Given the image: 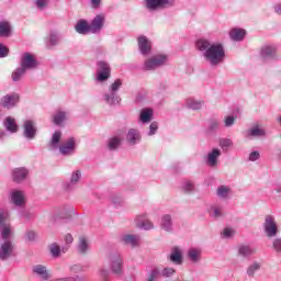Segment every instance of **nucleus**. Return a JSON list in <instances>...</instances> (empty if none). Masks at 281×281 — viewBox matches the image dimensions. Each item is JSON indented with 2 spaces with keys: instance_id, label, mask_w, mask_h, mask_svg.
Wrapping results in <instances>:
<instances>
[{
  "instance_id": "nucleus-41",
  "label": "nucleus",
  "mask_w": 281,
  "mask_h": 281,
  "mask_svg": "<svg viewBox=\"0 0 281 281\" xmlns=\"http://www.w3.org/2000/svg\"><path fill=\"white\" fill-rule=\"evenodd\" d=\"M139 120L143 124H148L150 120H153V110L151 109H143L140 111Z\"/></svg>"
},
{
  "instance_id": "nucleus-11",
  "label": "nucleus",
  "mask_w": 281,
  "mask_h": 281,
  "mask_svg": "<svg viewBox=\"0 0 281 281\" xmlns=\"http://www.w3.org/2000/svg\"><path fill=\"white\" fill-rule=\"evenodd\" d=\"M105 23H106V15H104V13L97 14L90 21L91 34H100V32L104 30Z\"/></svg>"
},
{
  "instance_id": "nucleus-51",
  "label": "nucleus",
  "mask_w": 281,
  "mask_h": 281,
  "mask_svg": "<svg viewBox=\"0 0 281 281\" xmlns=\"http://www.w3.org/2000/svg\"><path fill=\"white\" fill-rule=\"evenodd\" d=\"M272 249L276 254H281V238L277 237L272 240Z\"/></svg>"
},
{
  "instance_id": "nucleus-55",
  "label": "nucleus",
  "mask_w": 281,
  "mask_h": 281,
  "mask_svg": "<svg viewBox=\"0 0 281 281\" xmlns=\"http://www.w3.org/2000/svg\"><path fill=\"white\" fill-rule=\"evenodd\" d=\"M182 190L184 192H194V183H192V181H184L182 184Z\"/></svg>"
},
{
  "instance_id": "nucleus-10",
  "label": "nucleus",
  "mask_w": 281,
  "mask_h": 281,
  "mask_svg": "<svg viewBox=\"0 0 281 281\" xmlns=\"http://www.w3.org/2000/svg\"><path fill=\"white\" fill-rule=\"evenodd\" d=\"M134 223L138 229H145V232H150L155 229V223L148 220V213H142L135 216Z\"/></svg>"
},
{
  "instance_id": "nucleus-16",
  "label": "nucleus",
  "mask_w": 281,
  "mask_h": 281,
  "mask_svg": "<svg viewBox=\"0 0 281 281\" xmlns=\"http://www.w3.org/2000/svg\"><path fill=\"white\" fill-rule=\"evenodd\" d=\"M245 137L247 139L267 137V130H265V127L260 124H254L250 128L246 131Z\"/></svg>"
},
{
  "instance_id": "nucleus-31",
  "label": "nucleus",
  "mask_w": 281,
  "mask_h": 281,
  "mask_svg": "<svg viewBox=\"0 0 281 281\" xmlns=\"http://www.w3.org/2000/svg\"><path fill=\"white\" fill-rule=\"evenodd\" d=\"M12 36V24L8 21L0 22V38H10Z\"/></svg>"
},
{
  "instance_id": "nucleus-49",
  "label": "nucleus",
  "mask_w": 281,
  "mask_h": 281,
  "mask_svg": "<svg viewBox=\"0 0 281 281\" xmlns=\"http://www.w3.org/2000/svg\"><path fill=\"white\" fill-rule=\"evenodd\" d=\"M175 273H177V270H175V268L167 267L161 270L160 276H162V278H172Z\"/></svg>"
},
{
  "instance_id": "nucleus-25",
  "label": "nucleus",
  "mask_w": 281,
  "mask_h": 281,
  "mask_svg": "<svg viewBox=\"0 0 281 281\" xmlns=\"http://www.w3.org/2000/svg\"><path fill=\"white\" fill-rule=\"evenodd\" d=\"M256 251V248L250 245L243 244L237 247V256L239 258H251Z\"/></svg>"
},
{
  "instance_id": "nucleus-36",
  "label": "nucleus",
  "mask_w": 281,
  "mask_h": 281,
  "mask_svg": "<svg viewBox=\"0 0 281 281\" xmlns=\"http://www.w3.org/2000/svg\"><path fill=\"white\" fill-rule=\"evenodd\" d=\"M262 269V262L254 261L247 267L246 273L248 278H256V273Z\"/></svg>"
},
{
  "instance_id": "nucleus-21",
  "label": "nucleus",
  "mask_w": 281,
  "mask_h": 281,
  "mask_svg": "<svg viewBox=\"0 0 281 281\" xmlns=\"http://www.w3.org/2000/svg\"><path fill=\"white\" fill-rule=\"evenodd\" d=\"M80 179H82V171L79 169L75 170L70 175L69 182L64 184V190L71 191L80 183Z\"/></svg>"
},
{
  "instance_id": "nucleus-61",
  "label": "nucleus",
  "mask_w": 281,
  "mask_h": 281,
  "mask_svg": "<svg viewBox=\"0 0 281 281\" xmlns=\"http://www.w3.org/2000/svg\"><path fill=\"white\" fill-rule=\"evenodd\" d=\"M99 276H100L101 278H108V277H109V270H106V269H104V268L100 269V270H99Z\"/></svg>"
},
{
  "instance_id": "nucleus-19",
  "label": "nucleus",
  "mask_w": 281,
  "mask_h": 281,
  "mask_svg": "<svg viewBox=\"0 0 281 281\" xmlns=\"http://www.w3.org/2000/svg\"><path fill=\"white\" fill-rule=\"evenodd\" d=\"M137 43H138V49L142 56H149L153 49V42H150L148 37L140 35L137 38Z\"/></svg>"
},
{
  "instance_id": "nucleus-23",
  "label": "nucleus",
  "mask_w": 281,
  "mask_h": 281,
  "mask_svg": "<svg viewBox=\"0 0 281 281\" xmlns=\"http://www.w3.org/2000/svg\"><path fill=\"white\" fill-rule=\"evenodd\" d=\"M223 155L220 148H213L209 151L205 162L210 168H216L218 166V158Z\"/></svg>"
},
{
  "instance_id": "nucleus-54",
  "label": "nucleus",
  "mask_w": 281,
  "mask_h": 281,
  "mask_svg": "<svg viewBox=\"0 0 281 281\" xmlns=\"http://www.w3.org/2000/svg\"><path fill=\"white\" fill-rule=\"evenodd\" d=\"M236 234V231L234 228H224L222 236L223 238H234V235Z\"/></svg>"
},
{
  "instance_id": "nucleus-22",
  "label": "nucleus",
  "mask_w": 281,
  "mask_h": 281,
  "mask_svg": "<svg viewBox=\"0 0 281 281\" xmlns=\"http://www.w3.org/2000/svg\"><path fill=\"white\" fill-rule=\"evenodd\" d=\"M126 142L128 146H137L142 142V132L137 128H130L126 133Z\"/></svg>"
},
{
  "instance_id": "nucleus-38",
  "label": "nucleus",
  "mask_w": 281,
  "mask_h": 281,
  "mask_svg": "<svg viewBox=\"0 0 281 281\" xmlns=\"http://www.w3.org/2000/svg\"><path fill=\"white\" fill-rule=\"evenodd\" d=\"M205 102L196 99H188L187 100V109H191V111H201Z\"/></svg>"
},
{
  "instance_id": "nucleus-50",
  "label": "nucleus",
  "mask_w": 281,
  "mask_h": 281,
  "mask_svg": "<svg viewBox=\"0 0 281 281\" xmlns=\"http://www.w3.org/2000/svg\"><path fill=\"white\" fill-rule=\"evenodd\" d=\"M157 131H159V123L151 122L149 125V131L147 132L148 137H153V135H157Z\"/></svg>"
},
{
  "instance_id": "nucleus-33",
  "label": "nucleus",
  "mask_w": 281,
  "mask_h": 281,
  "mask_svg": "<svg viewBox=\"0 0 281 281\" xmlns=\"http://www.w3.org/2000/svg\"><path fill=\"white\" fill-rule=\"evenodd\" d=\"M122 243L131 245V247H137L139 245V235L125 234L121 237Z\"/></svg>"
},
{
  "instance_id": "nucleus-43",
  "label": "nucleus",
  "mask_w": 281,
  "mask_h": 281,
  "mask_svg": "<svg viewBox=\"0 0 281 281\" xmlns=\"http://www.w3.org/2000/svg\"><path fill=\"white\" fill-rule=\"evenodd\" d=\"M209 214L211 218H221V216H223V207L213 205L211 206Z\"/></svg>"
},
{
  "instance_id": "nucleus-44",
  "label": "nucleus",
  "mask_w": 281,
  "mask_h": 281,
  "mask_svg": "<svg viewBox=\"0 0 281 281\" xmlns=\"http://www.w3.org/2000/svg\"><path fill=\"white\" fill-rule=\"evenodd\" d=\"M220 148H223L224 150H227L228 148H232L234 146V142L232 138H221L218 142Z\"/></svg>"
},
{
  "instance_id": "nucleus-42",
  "label": "nucleus",
  "mask_w": 281,
  "mask_h": 281,
  "mask_svg": "<svg viewBox=\"0 0 281 281\" xmlns=\"http://www.w3.org/2000/svg\"><path fill=\"white\" fill-rule=\"evenodd\" d=\"M221 128V122L218 119H210L207 123V133H216Z\"/></svg>"
},
{
  "instance_id": "nucleus-17",
  "label": "nucleus",
  "mask_w": 281,
  "mask_h": 281,
  "mask_svg": "<svg viewBox=\"0 0 281 281\" xmlns=\"http://www.w3.org/2000/svg\"><path fill=\"white\" fill-rule=\"evenodd\" d=\"M20 65L27 71L30 69H36L38 67V60L31 53H24L21 57Z\"/></svg>"
},
{
  "instance_id": "nucleus-20",
  "label": "nucleus",
  "mask_w": 281,
  "mask_h": 281,
  "mask_svg": "<svg viewBox=\"0 0 281 281\" xmlns=\"http://www.w3.org/2000/svg\"><path fill=\"white\" fill-rule=\"evenodd\" d=\"M187 259L192 265H199L203 260V249L199 247H191L187 251Z\"/></svg>"
},
{
  "instance_id": "nucleus-40",
  "label": "nucleus",
  "mask_w": 281,
  "mask_h": 281,
  "mask_svg": "<svg viewBox=\"0 0 281 281\" xmlns=\"http://www.w3.org/2000/svg\"><path fill=\"white\" fill-rule=\"evenodd\" d=\"M26 71H27L26 69L20 66L19 68L12 71L11 80L13 82H20V80H23V76H25Z\"/></svg>"
},
{
  "instance_id": "nucleus-45",
  "label": "nucleus",
  "mask_w": 281,
  "mask_h": 281,
  "mask_svg": "<svg viewBox=\"0 0 281 281\" xmlns=\"http://www.w3.org/2000/svg\"><path fill=\"white\" fill-rule=\"evenodd\" d=\"M159 276H161V271L159 270V268H154L148 273L146 281H155V280H157V278H159Z\"/></svg>"
},
{
  "instance_id": "nucleus-18",
  "label": "nucleus",
  "mask_w": 281,
  "mask_h": 281,
  "mask_svg": "<svg viewBox=\"0 0 281 281\" xmlns=\"http://www.w3.org/2000/svg\"><path fill=\"white\" fill-rule=\"evenodd\" d=\"M10 203L15 207H25V192L21 190H13L9 195Z\"/></svg>"
},
{
  "instance_id": "nucleus-30",
  "label": "nucleus",
  "mask_w": 281,
  "mask_h": 281,
  "mask_svg": "<svg viewBox=\"0 0 281 281\" xmlns=\"http://www.w3.org/2000/svg\"><path fill=\"white\" fill-rule=\"evenodd\" d=\"M58 45H60V34L56 31H50L46 46L52 49Z\"/></svg>"
},
{
  "instance_id": "nucleus-35",
  "label": "nucleus",
  "mask_w": 281,
  "mask_h": 281,
  "mask_svg": "<svg viewBox=\"0 0 281 281\" xmlns=\"http://www.w3.org/2000/svg\"><path fill=\"white\" fill-rule=\"evenodd\" d=\"M108 149L113 151L117 150L122 146V136H112L108 139L106 143Z\"/></svg>"
},
{
  "instance_id": "nucleus-26",
  "label": "nucleus",
  "mask_w": 281,
  "mask_h": 281,
  "mask_svg": "<svg viewBox=\"0 0 281 281\" xmlns=\"http://www.w3.org/2000/svg\"><path fill=\"white\" fill-rule=\"evenodd\" d=\"M75 31L77 34L87 36V34H91V25L87 20L80 19L75 25Z\"/></svg>"
},
{
  "instance_id": "nucleus-34",
  "label": "nucleus",
  "mask_w": 281,
  "mask_h": 281,
  "mask_svg": "<svg viewBox=\"0 0 281 281\" xmlns=\"http://www.w3.org/2000/svg\"><path fill=\"white\" fill-rule=\"evenodd\" d=\"M67 120V112L63 110H58L53 114V123L56 124V126H63Z\"/></svg>"
},
{
  "instance_id": "nucleus-62",
  "label": "nucleus",
  "mask_w": 281,
  "mask_h": 281,
  "mask_svg": "<svg viewBox=\"0 0 281 281\" xmlns=\"http://www.w3.org/2000/svg\"><path fill=\"white\" fill-rule=\"evenodd\" d=\"M112 203H114V205H122L124 200L122 198H112Z\"/></svg>"
},
{
  "instance_id": "nucleus-48",
  "label": "nucleus",
  "mask_w": 281,
  "mask_h": 281,
  "mask_svg": "<svg viewBox=\"0 0 281 281\" xmlns=\"http://www.w3.org/2000/svg\"><path fill=\"white\" fill-rule=\"evenodd\" d=\"M49 251H50L53 258H58V256H60L61 249L56 243H53L49 246Z\"/></svg>"
},
{
  "instance_id": "nucleus-2",
  "label": "nucleus",
  "mask_w": 281,
  "mask_h": 281,
  "mask_svg": "<svg viewBox=\"0 0 281 281\" xmlns=\"http://www.w3.org/2000/svg\"><path fill=\"white\" fill-rule=\"evenodd\" d=\"M195 47L199 52H202L204 60H206L211 67H218V65L225 61V46L221 43L201 38L196 41Z\"/></svg>"
},
{
  "instance_id": "nucleus-56",
  "label": "nucleus",
  "mask_w": 281,
  "mask_h": 281,
  "mask_svg": "<svg viewBox=\"0 0 281 281\" xmlns=\"http://www.w3.org/2000/svg\"><path fill=\"white\" fill-rule=\"evenodd\" d=\"M69 269H70V273H74L75 276L77 273H82V271H83L82 265H79V263L70 266Z\"/></svg>"
},
{
  "instance_id": "nucleus-3",
  "label": "nucleus",
  "mask_w": 281,
  "mask_h": 281,
  "mask_svg": "<svg viewBox=\"0 0 281 281\" xmlns=\"http://www.w3.org/2000/svg\"><path fill=\"white\" fill-rule=\"evenodd\" d=\"M61 137H63V132L60 131L54 132L49 142V150L59 149L60 155H63L64 157H71V155L76 153V138L70 137L60 145Z\"/></svg>"
},
{
  "instance_id": "nucleus-60",
  "label": "nucleus",
  "mask_w": 281,
  "mask_h": 281,
  "mask_svg": "<svg viewBox=\"0 0 281 281\" xmlns=\"http://www.w3.org/2000/svg\"><path fill=\"white\" fill-rule=\"evenodd\" d=\"M260 159L259 151H251L249 155V161H258Z\"/></svg>"
},
{
  "instance_id": "nucleus-4",
  "label": "nucleus",
  "mask_w": 281,
  "mask_h": 281,
  "mask_svg": "<svg viewBox=\"0 0 281 281\" xmlns=\"http://www.w3.org/2000/svg\"><path fill=\"white\" fill-rule=\"evenodd\" d=\"M144 8L151 14L177 5V0H143Z\"/></svg>"
},
{
  "instance_id": "nucleus-29",
  "label": "nucleus",
  "mask_w": 281,
  "mask_h": 281,
  "mask_svg": "<svg viewBox=\"0 0 281 281\" xmlns=\"http://www.w3.org/2000/svg\"><path fill=\"white\" fill-rule=\"evenodd\" d=\"M32 271L35 276H38L41 280H49V271H47V267L43 265L33 266Z\"/></svg>"
},
{
  "instance_id": "nucleus-24",
  "label": "nucleus",
  "mask_w": 281,
  "mask_h": 281,
  "mask_svg": "<svg viewBox=\"0 0 281 281\" xmlns=\"http://www.w3.org/2000/svg\"><path fill=\"white\" fill-rule=\"evenodd\" d=\"M215 194L220 201H229V199H232L233 191L228 186L221 184L216 188Z\"/></svg>"
},
{
  "instance_id": "nucleus-8",
  "label": "nucleus",
  "mask_w": 281,
  "mask_h": 281,
  "mask_svg": "<svg viewBox=\"0 0 281 281\" xmlns=\"http://www.w3.org/2000/svg\"><path fill=\"white\" fill-rule=\"evenodd\" d=\"M110 271L114 276H124V258L120 254L110 256Z\"/></svg>"
},
{
  "instance_id": "nucleus-63",
  "label": "nucleus",
  "mask_w": 281,
  "mask_h": 281,
  "mask_svg": "<svg viewBox=\"0 0 281 281\" xmlns=\"http://www.w3.org/2000/svg\"><path fill=\"white\" fill-rule=\"evenodd\" d=\"M21 216H22V218H27V220L32 218V214L30 212H25V211L21 213Z\"/></svg>"
},
{
  "instance_id": "nucleus-32",
  "label": "nucleus",
  "mask_w": 281,
  "mask_h": 281,
  "mask_svg": "<svg viewBox=\"0 0 281 281\" xmlns=\"http://www.w3.org/2000/svg\"><path fill=\"white\" fill-rule=\"evenodd\" d=\"M3 126L9 133H19V125H16V120L12 116L4 119Z\"/></svg>"
},
{
  "instance_id": "nucleus-6",
  "label": "nucleus",
  "mask_w": 281,
  "mask_h": 281,
  "mask_svg": "<svg viewBox=\"0 0 281 281\" xmlns=\"http://www.w3.org/2000/svg\"><path fill=\"white\" fill-rule=\"evenodd\" d=\"M168 65V55L158 54L145 60L143 65L144 71H155V69H159V67H164Z\"/></svg>"
},
{
  "instance_id": "nucleus-1",
  "label": "nucleus",
  "mask_w": 281,
  "mask_h": 281,
  "mask_svg": "<svg viewBox=\"0 0 281 281\" xmlns=\"http://www.w3.org/2000/svg\"><path fill=\"white\" fill-rule=\"evenodd\" d=\"M0 260L5 262L14 256V231L10 224V210L0 209Z\"/></svg>"
},
{
  "instance_id": "nucleus-28",
  "label": "nucleus",
  "mask_w": 281,
  "mask_h": 281,
  "mask_svg": "<svg viewBox=\"0 0 281 281\" xmlns=\"http://www.w3.org/2000/svg\"><path fill=\"white\" fill-rule=\"evenodd\" d=\"M89 249H91V245L89 244V239L85 236L79 237V241L77 244V251L80 256H87L89 254Z\"/></svg>"
},
{
  "instance_id": "nucleus-27",
  "label": "nucleus",
  "mask_w": 281,
  "mask_h": 281,
  "mask_svg": "<svg viewBox=\"0 0 281 281\" xmlns=\"http://www.w3.org/2000/svg\"><path fill=\"white\" fill-rule=\"evenodd\" d=\"M169 260L170 262H173V265H183V250L178 246H175L169 255Z\"/></svg>"
},
{
  "instance_id": "nucleus-15",
  "label": "nucleus",
  "mask_w": 281,
  "mask_h": 281,
  "mask_svg": "<svg viewBox=\"0 0 281 281\" xmlns=\"http://www.w3.org/2000/svg\"><path fill=\"white\" fill-rule=\"evenodd\" d=\"M159 227L166 234H173L175 232V218L170 214H164L160 217Z\"/></svg>"
},
{
  "instance_id": "nucleus-5",
  "label": "nucleus",
  "mask_w": 281,
  "mask_h": 281,
  "mask_svg": "<svg viewBox=\"0 0 281 281\" xmlns=\"http://www.w3.org/2000/svg\"><path fill=\"white\" fill-rule=\"evenodd\" d=\"M121 87H122V79H116L110 86V90L103 94V100L105 104H109V106H115L120 104V102H122L120 94H117V91H120Z\"/></svg>"
},
{
  "instance_id": "nucleus-52",
  "label": "nucleus",
  "mask_w": 281,
  "mask_h": 281,
  "mask_svg": "<svg viewBox=\"0 0 281 281\" xmlns=\"http://www.w3.org/2000/svg\"><path fill=\"white\" fill-rule=\"evenodd\" d=\"M64 240L66 243V247L61 248V251L65 254V251H67V249H69V245H71L74 243V236L71 234H67L64 237Z\"/></svg>"
},
{
  "instance_id": "nucleus-58",
  "label": "nucleus",
  "mask_w": 281,
  "mask_h": 281,
  "mask_svg": "<svg viewBox=\"0 0 281 281\" xmlns=\"http://www.w3.org/2000/svg\"><path fill=\"white\" fill-rule=\"evenodd\" d=\"M25 238H26V240H29V243H33V240H36V232L27 231L25 233Z\"/></svg>"
},
{
  "instance_id": "nucleus-46",
  "label": "nucleus",
  "mask_w": 281,
  "mask_h": 281,
  "mask_svg": "<svg viewBox=\"0 0 281 281\" xmlns=\"http://www.w3.org/2000/svg\"><path fill=\"white\" fill-rule=\"evenodd\" d=\"M234 124H236V116H234V115H226L224 117V126H225V128H232V126H234Z\"/></svg>"
},
{
  "instance_id": "nucleus-37",
  "label": "nucleus",
  "mask_w": 281,
  "mask_h": 281,
  "mask_svg": "<svg viewBox=\"0 0 281 281\" xmlns=\"http://www.w3.org/2000/svg\"><path fill=\"white\" fill-rule=\"evenodd\" d=\"M247 34V31H245V29H233L229 32V36L232 38V41H243V38H245Z\"/></svg>"
},
{
  "instance_id": "nucleus-57",
  "label": "nucleus",
  "mask_w": 281,
  "mask_h": 281,
  "mask_svg": "<svg viewBox=\"0 0 281 281\" xmlns=\"http://www.w3.org/2000/svg\"><path fill=\"white\" fill-rule=\"evenodd\" d=\"M90 1V8L92 10H100L102 8V0H89Z\"/></svg>"
},
{
  "instance_id": "nucleus-59",
  "label": "nucleus",
  "mask_w": 281,
  "mask_h": 281,
  "mask_svg": "<svg viewBox=\"0 0 281 281\" xmlns=\"http://www.w3.org/2000/svg\"><path fill=\"white\" fill-rule=\"evenodd\" d=\"M10 54L8 46L0 44V58H5Z\"/></svg>"
},
{
  "instance_id": "nucleus-7",
  "label": "nucleus",
  "mask_w": 281,
  "mask_h": 281,
  "mask_svg": "<svg viewBox=\"0 0 281 281\" xmlns=\"http://www.w3.org/2000/svg\"><path fill=\"white\" fill-rule=\"evenodd\" d=\"M262 227L267 238H276L280 232L278 228V222H276V216L273 215H266Z\"/></svg>"
},
{
  "instance_id": "nucleus-14",
  "label": "nucleus",
  "mask_w": 281,
  "mask_h": 281,
  "mask_svg": "<svg viewBox=\"0 0 281 281\" xmlns=\"http://www.w3.org/2000/svg\"><path fill=\"white\" fill-rule=\"evenodd\" d=\"M37 128H36V122L32 121V120H26L23 123V137H25V139L32 140V139H36V133H37Z\"/></svg>"
},
{
  "instance_id": "nucleus-47",
  "label": "nucleus",
  "mask_w": 281,
  "mask_h": 281,
  "mask_svg": "<svg viewBox=\"0 0 281 281\" xmlns=\"http://www.w3.org/2000/svg\"><path fill=\"white\" fill-rule=\"evenodd\" d=\"M67 216H69V212L67 211V209H61L57 212L56 215H53L50 217V221H57L58 218H67Z\"/></svg>"
},
{
  "instance_id": "nucleus-12",
  "label": "nucleus",
  "mask_w": 281,
  "mask_h": 281,
  "mask_svg": "<svg viewBox=\"0 0 281 281\" xmlns=\"http://www.w3.org/2000/svg\"><path fill=\"white\" fill-rule=\"evenodd\" d=\"M27 177H30V170L25 167H18L11 171L13 183H23L24 181H27Z\"/></svg>"
},
{
  "instance_id": "nucleus-39",
  "label": "nucleus",
  "mask_w": 281,
  "mask_h": 281,
  "mask_svg": "<svg viewBox=\"0 0 281 281\" xmlns=\"http://www.w3.org/2000/svg\"><path fill=\"white\" fill-rule=\"evenodd\" d=\"M276 56V47L273 46H265L261 48V57L263 60H269L271 58H274Z\"/></svg>"
},
{
  "instance_id": "nucleus-64",
  "label": "nucleus",
  "mask_w": 281,
  "mask_h": 281,
  "mask_svg": "<svg viewBox=\"0 0 281 281\" xmlns=\"http://www.w3.org/2000/svg\"><path fill=\"white\" fill-rule=\"evenodd\" d=\"M274 12L277 14H281V3H278V4L274 5Z\"/></svg>"
},
{
  "instance_id": "nucleus-9",
  "label": "nucleus",
  "mask_w": 281,
  "mask_h": 281,
  "mask_svg": "<svg viewBox=\"0 0 281 281\" xmlns=\"http://www.w3.org/2000/svg\"><path fill=\"white\" fill-rule=\"evenodd\" d=\"M111 78V66L104 60L97 63V82H106V79Z\"/></svg>"
},
{
  "instance_id": "nucleus-53",
  "label": "nucleus",
  "mask_w": 281,
  "mask_h": 281,
  "mask_svg": "<svg viewBox=\"0 0 281 281\" xmlns=\"http://www.w3.org/2000/svg\"><path fill=\"white\" fill-rule=\"evenodd\" d=\"M37 10H45L49 5V0H34Z\"/></svg>"
},
{
  "instance_id": "nucleus-13",
  "label": "nucleus",
  "mask_w": 281,
  "mask_h": 281,
  "mask_svg": "<svg viewBox=\"0 0 281 281\" xmlns=\"http://www.w3.org/2000/svg\"><path fill=\"white\" fill-rule=\"evenodd\" d=\"M19 93L13 92L11 94H5L0 99V106H2L3 109H14V106H16L19 104Z\"/></svg>"
}]
</instances>
